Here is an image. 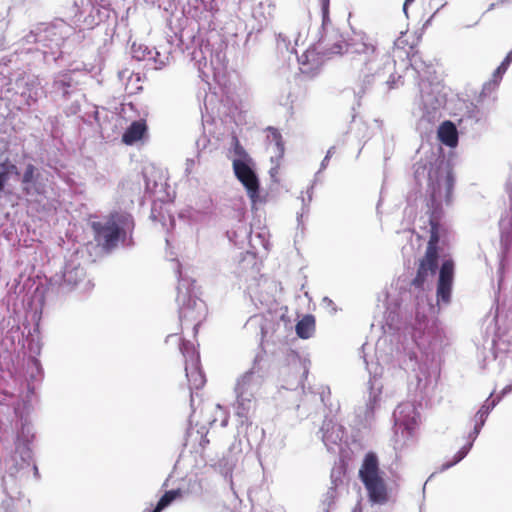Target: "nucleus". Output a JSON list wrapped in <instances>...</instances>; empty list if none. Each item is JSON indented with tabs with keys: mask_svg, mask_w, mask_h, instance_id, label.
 <instances>
[{
	"mask_svg": "<svg viewBox=\"0 0 512 512\" xmlns=\"http://www.w3.org/2000/svg\"><path fill=\"white\" fill-rule=\"evenodd\" d=\"M346 54L352 61V66L363 76V87L358 92L364 93L365 88L372 82L385 84L388 89H394L401 82V75L395 74V61L389 54L380 58L376 41L366 34H355L347 41L339 37L330 48L320 50V46L308 48L298 57L300 70L308 76H315L324 63V58L332 55Z\"/></svg>",
	"mask_w": 512,
	"mask_h": 512,
	"instance_id": "1",
	"label": "nucleus"
},
{
	"mask_svg": "<svg viewBox=\"0 0 512 512\" xmlns=\"http://www.w3.org/2000/svg\"><path fill=\"white\" fill-rule=\"evenodd\" d=\"M414 177L420 185L422 180L427 179V207L430 214V238L425 255L419 261L416 276L411 282L415 289L423 291L428 277L434 276L439 268L438 244L443 229V206L451 203L454 176L449 162L432 153L430 160L415 163Z\"/></svg>",
	"mask_w": 512,
	"mask_h": 512,
	"instance_id": "2",
	"label": "nucleus"
},
{
	"mask_svg": "<svg viewBox=\"0 0 512 512\" xmlns=\"http://www.w3.org/2000/svg\"><path fill=\"white\" fill-rule=\"evenodd\" d=\"M33 438V427L26 422L22 423L15 440V453L4 461L2 486L6 498L0 504V512H14L15 500L20 495V485L31 469L38 476V468L32 463L30 448Z\"/></svg>",
	"mask_w": 512,
	"mask_h": 512,
	"instance_id": "3",
	"label": "nucleus"
},
{
	"mask_svg": "<svg viewBox=\"0 0 512 512\" xmlns=\"http://www.w3.org/2000/svg\"><path fill=\"white\" fill-rule=\"evenodd\" d=\"M407 71H411L420 78V98L417 102V129L421 134L432 131L436 122L441 118V109L446 102L444 86L439 81H431L430 75L434 72L431 64L422 60L419 54H413L409 59Z\"/></svg>",
	"mask_w": 512,
	"mask_h": 512,
	"instance_id": "4",
	"label": "nucleus"
},
{
	"mask_svg": "<svg viewBox=\"0 0 512 512\" xmlns=\"http://www.w3.org/2000/svg\"><path fill=\"white\" fill-rule=\"evenodd\" d=\"M91 226L97 244L109 252L115 249L120 242L123 245L131 244L135 223L131 214L115 211L101 221L92 222Z\"/></svg>",
	"mask_w": 512,
	"mask_h": 512,
	"instance_id": "5",
	"label": "nucleus"
},
{
	"mask_svg": "<svg viewBox=\"0 0 512 512\" xmlns=\"http://www.w3.org/2000/svg\"><path fill=\"white\" fill-rule=\"evenodd\" d=\"M264 381V373L256 357L251 369L237 379L235 385L236 402L234 404L238 429L250 424V417L256 404V393Z\"/></svg>",
	"mask_w": 512,
	"mask_h": 512,
	"instance_id": "6",
	"label": "nucleus"
},
{
	"mask_svg": "<svg viewBox=\"0 0 512 512\" xmlns=\"http://www.w3.org/2000/svg\"><path fill=\"white\" fill-rule=\"evenodd\" d=\"M62 41L63 37L56 26L38 23L20 38L18 44L28 53L40 52L44 60H47L49 55L56 60Z\"/></svg>",
	"mask_w": 512,
	"mask_h": 512,
	"instance_id": "7",
	"label": "nucleus"
},
{
	"mask_svg": "<svg viewBox=\"0 0 512 512\" xmlns=\"http://www.w3.org/2000/svg\"><path fill=\"white\" fill-rule=\"evenodd\" d=\"M195 281L188 277L180 276L177 286L176 302L178 304L179 319L183 323L185 321L195 322L194 331L201 323L206 314V305L203 300L197 296Z\"/></svg>",
	"mask_w": 512,
	"mask_h": 512,
	"instance_id": "8",
	"label": "nucleus"
},
{
	"mask_svg": "<svg viewBox=\"0 0 512 512\" xmlns=\"http://www.w3.org/2000/svg\"><path fill=\"white\" fill-rule=\"evenodd\" d=\"M92 282L86 278L84 267L81 266L77 257L69 259L61 274H55L49 280V288L55 290L59 295H65L73 290L82 293L92 289Z\"/></svg>",
	"mask_w": 512,
	"mask_h": 512,
	"instance_id": "9",
	"label": "nucleus"
},
{
	"mask_svg": "<svg viewBox=\"0 0 512 512\" xmlns=\"http://www.w3.org/2000/svg\"><path fill=\"white\" fill-rule=\"evenodd\" d=\"M234 153L237 156L233 160V170L237 179L247 191L252 203L259 199V179L254 169V163L237 139H234Z\"/></svg>",
	"mask_w": 512,
	"mask_h": 512,
	"instance_id": "10",
	"label": "nucleus"
},
{
	"mask_svg": "<svg viewBox=\"0 0 512 512\" xmlns=\"http://www.w3.org/2000/svg\"><path fill=\"white\" fill-rule=\"evenodd\" d=\"M359 477L368 491V496L372 503H386V485L379 474V463L375 453L369 452L366 454L359 470Z\"/></svg>",
	"mask_w": 512,
	"mask_h": 512,
	"instance_id": "11",
	"label": "nucleus"
},
{
	"mask_svg": "<svg viewBox=\"0 0 512 512\" xmlns=\"http://www.w3.org/2000/svg\"><path fill=\"white\" fill-rule=\"evenodd\" d=\"M246 332L254 336L262 344L265 340L273 343L285 338L287 322L282 316L277 322L264 315L251 316L244 325Z\"/></svg>",
	"mask_w": 512,
	"mask_h": 512,
	"instance_id": "12",
	"label": "nucleus"
},
{
	"mask_svg": "<svg viewBox=\"0 0 512 512\" xmlns=\"http://www.w3.org/2000/svg\"><path fill=\"white\" fill-rule=\"evenodd\" d=\"M245 234L249 239V243L253 251H247L240 260L234 273L241 281L248 283L250 281L257 280L260 269L257 265L256 254L259 253V247L267 252L269 242L266 239V234L264 232L257 233L253 236L251 231L248 232L247 229H245Z\"/></svg>",
	"mask_w": 512,
	"mask_h": 512,
	"instance_id": "13",
	"label": "nucleus"
},
{
	"mask_svg": "<svg viewBox=\"0 0 512 512\" xmlns=\"http://www.w3.org/2000/svg\"><path fill=\"white\" fill-rule=\"evenodd\" d=\"M415 343L425 354L427 359L433 360L434 357L442 352L448 345V339L441 327L435 322L425 324L423 332L414 335Z\"/></svg>",
	"mask_w": 512,
	"mask_h": 512,
	"instance_id": "14",
	"label": "nucleus"
},
{
	"mask_svg": "<svg viewBox=\"0 0 512 512\" xmlns=\"http://www.w3.org/2000/svg\"><path fill=\"white\" fill-rule=\"evenodd\" d=\"M364 362L370 375L369 397L365 407L363 409L360 408L357 412V416L363 418L361 421L364 425H369L374 419L376 409L379 407L382 386L377 384V378L382 375L383 368L378 364V362L369 364L366 358H364Z\"/></svg>",
	"mask_w": 512,
	"mask_h": 512,
	"instance_id": "15",
	"label": "nucleus"
},
{
	"mask_svg": "<svg viewBox=\"0 0 512 512\" xmlns=\"http://www.w3.org/2000/svg\"><path fill=\"white\" fill-rule=\"evenodd\" d=\"M179 349L185 359V372L190 389H200L205 384V376L200 368L199 353L189 341L179 339Z\"/></svg>",
	"mask_w": 512,
	"mask_h": 512,
	"instance_id": "16",
	"label": "nucleus"
},
{
	"mask_svg": "<svg viewBox=\"0 0 512 512\" xmlns=\"http://www.w3.org/2000/svg\"><path fill=\"white\" fill-rule=\"evenodd\" d=\"M419 414L412 402L400 403L393 412L395 435L401 434L403 443L408 440L414 430Z\"/></svg>",
	"mask_w": 512,
	"mask_h": 512,
	"instance_id": "17",
	"label": "nucleus"
},
{
	"mask_svg": "<svg viewBox=\"0 0 512 512\" xmlns=\"http://www.w3.org/2000/svg\"><path fill=\"white\" fill-rule=\"evenodd\" d=\"M486 124V113L475 103H465L464 110L458 120L461 133L471 136L479 134Z\"/></svg>",
	"mask_w": 512,
	"mask_h": 512,
	"instance_id": "18",
	"label": "nucleus"
},
{
	"mask_svg": "<svg viewBox=\"0 0 512 512\" xmlns=\"http://www.w3.org/2000/svg\"><path fill=\"white\" fill-rule=\"evenodd\" d=\"M21 190L27 197H36L46 192V183L38 167L27 163L20 178Z\"/></svg>",
	"mask_w": 512,
	"mask_h": 512,
	"instance_id": "19",
	"label": "nucleus"
},
{
	"mask_svg": "<svg viewBox=\"0 0 512 512\" xmlns=\"http://www.w3.org/2000/svg\"><path fill=\"white\" fill-rule=\"evenodd\" d=\"M454 279V262L451 259L444 260L439 268L437 282V301L448 304L451 299L452 284Z\"/></svg>",
	"mask_w": 512,
	"mask_h": 512,
	"instance_id": "20",
	"label": "nucleus"
},
{
	"mask_svg": "<svg viewBox=\"0 0 512 512\" xmlns=\"http://www.w3.org/2000/svg\"><path fill=\"white\" fill-rule=\"evenodd\" d=\"M241 450V441H235L230 446L228 452L217 462L211 463V466L225 478H231L232 471L239 460Z\"/></svg>",
	"mask_w": 512,
	"mask_h": 512,
	"instance_id": "21",
	"label": "nucleus"
},
{
	"mask_svg": "<svg viewBox=\"0 0 512 512\" xmlns=\"http://www.w3.org/2000/svg\"><path fill=\"white\" fill-rule=\"evenodd\" d=\"M322 434V441L329 451L334 449V446L338 445L344 435L345 429L342 425L334 422L333 419L326 418L320 428Z\"/></svg>",
	"mask_w": 512,
	"mask_h": 512,
	"instance_id": "22",
	"label": "nucleus"
},
{
	"mask_svg": "<svg viewBox=\"0 0 512 512\" xmlns=\"http://www.w3.org/2000/svg\"><path fill=\"white\" fill-rule=\"evenodd\" d=\"M76 90V82L71 73H60L53 79L50 93L55 97L68 99Z\"/></svg>",
	"mask_w": 512,
	"mask_h": 512,
	"instance_id": "23",
	"label": "nucleus"
},
{
	"mask_svg": "<svg viewBox=\"0 0 512 512\" xmlns=\"http://www.w3.org/2000/svg\"><path fill=\"white\" fill-rule=\"evenodd\" d=\"M483 426L475 423L473 430L468 434L467 436V442L465 445H463L459 451L453 456L452 461H447L442 464L439 471L444 472L448 470L449 468L455 466L459 462H461L470 452L471 448L473 447V444L475 440L477 439L479 433L481 432Z\"/></svg>",
	"mask_w": 512,
	"mask_h": 512,
	"instance_id": "24",
	"label": "nucleus"
},
{
	"mask_svg": "<svg viewBox=\"0 0 512 512\" xmlns=\"http://www.w3.org/2000/svg\"><path fill=\"white\" fill-rule=\"evenodd\" d=\"M512 392V384L506 385L501 393L496 397L493 398V393L489 395V397L485 400V402L482 404L480 409L477 411V413L474 416L475 423L484 426L488 415L490 412L495 408V406L500 402L501 398L505 395Z\"/></svg>",
	"mask_w": 512,
	"mask_h": 512,
	"instance_id": "25",
	"label": "nucleus"
},
{
	"mask_svg": "<svg viewBox=\"0 0 512 512\" xmlns=\"http://www.w3.org/2000/svg\"><path fill=\"white\" fill-rule=\"evenodd\" d=\"M437 136L442 144L450 148H454L458 144V130L451 121H444L438 127Z\"/></svg>",
	"mask_w": 512,
	"mask_h": 512,
	"instance_id": "26",
	"label": "nucleus"
},
{
	"mask_svg": "<svg viewBox=\"0 0 512 512\" xmlns=\"http://www.w3.org/2000/svg\"><path fill=\"white\" fill-rule=\"evenodd\" d=\"M146 130L147 126L145 122L134 121L127 127V129L123 133L122 141L127 145H132L135 142L142 139Z\"/></svg>",
	"mask_w": 512,
	"mask_h": 512,
	"instance_id": "27",
	"label": "nucleus"
},
{
	"mask_svg": "<svg viewBox=\"0 0 512 512\" xmlns=\"http://www.w3.org/2000/svg\"><path fill=\"white\" fill-rule=\"evenodd\" d=\"M296 334L301 339L310 338L315 331V318L311 314L305 315L295 327Z\"/></svg>",
	"mask_w": 512,
	"mask_h": 512,
	"instance_id": "28",
	"label": "nucleus"
},
{
	"mask_svg": "<svg viewBox=\"0 0 512 512\" xmlns=\"http://www.w3.org/2000/svg\"><path fill=\"white\" fill-rule=\"evenodd\" d=\"M12 174L19 175V170L14 163L6 158L0 163V194L4 192L5 186Z\"/></svg>",
	"mask_w": 512,
	"mask_h": 512,
	"instance_id": "29",
	"label": "nucleus"
},
{
	"mask_svg": "<svg viewBox=\"0 0 512 512\" xmlns=\"http://www.w3.org/2000/svg\"><path fill=\"white\" fill-rule=\"evenodd\" d=\"M499 228L501 232V241L507 243L512 237V211L507 212L499 220Z\"/></svg>",
	"mask_w": 512,
	"mask_h": 512,
	"instance_id": "30",
	"label": "nucleus"
},
{
	"mask_svg": "<svg viewBox=\"0 0 512 512\" xmlns=\"http://www.w3.org/2000/svg\"><path fill=\"white\" fill-rule=\"evenodd\" d=\"M181 490L180 489H172V490H169V491H166L162 496L161 498L159 499V501L157 502L156 506L154 507V509L156 510V512H161L163 511L165 508H167L168 506H170L173 501H175L178 497L181 496Z\"/></svg>",
	"mask_w": 512,
	"mask_h": 512,
	"instance_id": "31",
	"label": "nucleus"
},
{
	"mask_svg": "<svg viewBox=\"0 0 512 512\" xmlns=\"http://www.w3.org/2000/svg\"><path fill=\"white\" fill-rule=\"evenodd\" d=\"M207 431L205 426H201L199 429H195L192 426V420H190V427L187 431V437L190 440L199 441V445L204 448L208 443L209 439L206 437Z\"/></svg>",
	"mask_w": 512,
	"mask_h": 512,
	"instance_id": "32",
	"label": "nucleus"
},
{
	"mask_svg": "<svg viewBox=\"0 0 512 512\" xmlns=\"http://www.w3.org/2000/svg\"><path fill=\"white\" fill-rule=\"evenodd\" d=\"M154 53V48L150 49L148 46L144 44H136L133 43L131 46V54L132 57L138 61H145L152 57Z\"/></svg>",
	"mask_w": 512,
	"mask_h": 512,
	"instance_id": "33",
	"label": "nucleus"
},
{
	"mask_svg": "<svg viewBox=\"0 0 512 512\" xmlns=\"http://www.w3.org/2000/svg\"><path fill=\"white\" fill-rule=\"evenodd\" d=\"M337 498L336 483L332 481V486L328 488L327 492L323 495L321 500L322 512H330L335 505Z\"/></svg>",
	"mask_w": 512,
	"mask_h": 512,
	"instance_id": "34",
	"label": "nucleus"
},
{
	"mask_svg": "<svg viewBox=\"0 0 512 512\" xmlns=\"http://www.w3.org/2000/svg\"><path fill=\"white\" fill-rule=\"evenodd\" d=\"M313 189H314V185L312 184L308 190H307V198L304 197L303 195V192L301 193V196L299 197L301 199V202H302V208H301V212H298L297 213V222L298 224L301 223V219L303 217V215L305 213H308L309 211V205L312 201V196H313Z\"/></svg>",
	"mask_w": 512,
	"mask_h": 512,
	"instance_id": "35",
	"label": "nucleus"
},
{
	"mask_svg": "<svg viewBox=\"0 0 512 512\" xmlns=\"http://www.w3.org/2000/svg\"><path fill=\"white\" fill-rule=\"evenodd\" d=\"M38 79L35 76L22 75L16 80V86L18 88L25 87L27 90H31L36 84Z\"/></svg>",
	"mask_w": 512,
	"mask_h": 512,
	"instance_id": "36",
	"label": "nucleus"
},
{
	"mask_svg": "<svg viewBox=\"0 0 512 512\" xmlns=\"http://www.w3.org/2000/svg\"><path fill=\"white\" fill-rule=\"evenodd\" d=\"M149 61H152L155 64V69H161L168 63L169 55L167 53L162 55L154 48V53Z\"/></svg>",
	"mask_w": 512,
	"mask_h": 512,
	"instance_id": "37",
	"label": "nucleus"
},
{
	"mask_svg": "<svg viewBox=\"0 0 512 512\" xmlns=\"http://www.w3.org/2000/svg\"><path fill=\"white\" fill-rule=\"evenodd\" d=\"M402 366L405 370H416L418 366L417 356L414 352H409L407 354V359H404L402 362Z\"/></svg>",
	"mask_w": 512,
	"mask_h": 512,
	"instance_id": "38",
	"label": "nucleus"
},
{
	"mask_svg": "<svg viewBox=\"0 0 512 512\" xmlns=\"http://www.w3.org/2000/svg\"><path fill=\"white\" fill-rule=\"evenodd\" d=\"M290 39L283 33H279L277 37V45L279 48H285L286 50L290 49Z\"/></svg>",
	"mask_w": 512,
	"mask_h": 512,
	"instance_id": "39",
	"label": "nucleus"
},
{
	"mask_svg": "<svg viewBox=\"0 0 512 512\" xmlns=\"http://www.w3.org/2000/svg\"><path fill=\"white\" fill-rule=\"evenodd\" d=\"M508 68L500 64L493 73L494 82L498 83Z\"/></svg>",
	"mask_w": 512,
	"mask_h": 512,
	"instance_id": "40",
	"label": "nucleus"
},
{
	"mask_svg": "<svg viewBox=\"0 0 512 512\" xmlns=\"http://www.w3.org/2000/svg\"><path fill=\"white\" fill-rule=\"evenodd\" d=\"M273 138L276 141V145L278 147V150L282 153L284 151V147H283V144L281 143V135L275 129H273Z\"/></svg>",
	"mask_w": 512,
	"mask_h": 512,
	"instance_id": "41",
	"label": "nucleus"
},
{
	"mask_svg": "<svg viewBox=\"0 0 512 512\" xmlns=\"http://www.w3.org/2000/svg\"><path fill=\"white\" fill-rule=\"evenodd\" d=\"M185 165H186V167H185V173H186L187 175H189V174H191L192 169H193V167H194V165H195V160H194V159H187V160H186V164H185Z\"/></svg>",
	"mask_w": 512,
	"mask_h": 512,
	"instance_id": "42",
	"label": "nucleus"
},
{
	"mask_svg": "<svg viewBox=\"0 0 512 512\" xmlns=\"http://www.w3.org/2000/svg\"><path fill=\"white\" fill-rule=\"evenodd\" d=\"M329 160H330V158H329V157H327V156L325 155L324 159L322 160V162H321V164H320V169H319V171L316 173V176H317L319 173H321L324 169H326V167L328 166Z\"/></svg>",
	"mask_w": 512,
	"mask_h": 512,
	"instance_id": "43",
	"label": "nucleus"
},
{
	"mask_svg": "<svg viewBox=\"0 0 512 512\" xmlns=\"http://www.w3.org/2000/svg\"><path fill=\"white\" fill-rule=\"evenodd\" d=\"M31 362H32L33 366L35 367V369H36L38 372H40V371H41V369H42V368H41L40 361H39L37 358L33 357V358L31 359Z\"/></svg>",
	"mask_w": 512,
	"mask_h": 512,
	"instance_id": "44",
	"label": "nucleus"
},
{
	"mask_svg": "<svg viewBox=\"0 0 512 512\" xmlns=\"http://www.w3.org/2000/svg\"><path fill=\"white\" fill-rule=\"evenodd\" d=\"M511 62H512V59H511L509 56H507V55H506V57H505V58H504V60L501 62V64H502L503 66H505L506 68H508V67L510 66Z\"/></svg>",
	"mask_w": 512,
	"mask_h": 512,
	"instance_id": "45",
	"label": "nucleus"
},
{
	"mask_svg": "<svg viewBox=\"0 0 512 512\" xmlns=\"http://www.w3.org/2000/svg\"><path fill=\"white\" fill-rule=\"evenodd\" d=\"M322 303L325 304L326 306H331L334 304L333 301L328 297H324L322 299Z\"/></svg>",
	"mask_w": 512,
	"mask_h": 512,
	"instance_id": "46",
	"label": "nucleus"
},
{
	"mask_svg": "<svg viewBox=\"0 0 512 512\" xmlns=\"http://www.w3.org/2000/svg\"><path fill=\"white\" fill-rule=\"evenodd\" d=\"M414 0H405L404 4H403V11L405 13V15L407 16V7L410 3H412Z\"/></svg>",
	"mask_w": 512,
	"mask_h": 512,
	"instance_id": "47",
	"label": "nucleus"
},
{
	"mask_svg": "<svg viewBox=\"0 0 512 512\" xmlns=\"http://www.w3.org/2000/svg\"><path fill=\"white\" fill-rule=\"evenodd\" d=\"M334 153H335V146H331V147L328 149V151H327V153H326V156H327V157H329V158H331V157H332V155H333Z\"/></svg>",
	"mask_w": 512,
	"mask_h": 512,
	"instance_id": "48",
	"label": "nucleus"
},
{
	"mask_svg": "<svg viewBox=\"0 0 512 512\" xmlns=\"http://www.w3.org/2000/svg\"><path fill=\"white\" fill-rule=\"evenodd\" d=\"M151 219L152 220H157V216H156V208L155 206L152 207L151 209V215H150Z\"/></svg>",
	"mask_w": 512,
	"mask_h": 512,
	"instance_id": "49",
	"label": "nucleus"
},
{
	"mask_svg": "<svg viewBox=\"0 0 512 512\" xmlns=\"http://www.w3.org/2000/svg\"><path fill=\"white\" fill-rule=\"evenodd\" d=\"M321 2H322L323 10H325L328 7L329 0H321Z\"/></svg>",
	"mask_w": 512,
	"mask_h": 512,
	"instance_id": "50",
	"label": "nucleus"
},
{
	"mask_svg": "<svg viewBox=\"0 0 512 512\" xmlns=\"http://www.w3.org/2000/svg\"><path fill=\"white\" fill-rule=\"evenodd\" d=\"M321 2H322L323 10H325L328 7L329 0H321Z\"/></svg>",
	"mask_w": 512,
	"mask_h": 512,
	"instance_id": "51",
	"label": "nucleus"
},
{
	"mask_svg": "<svg viewBox=\"0 0 512 512\" xmlns=\"http://www.w3.org/2000/svg\"><path fill=\"white\" fill-rule=\"evenodd\" d=\"M303 368H304V370H303V376L307 377V374H308V368H307V366L305 365V363L303 364Z\"/></svg>",
	"mask_w": 512,
	"mask_h": 512,
	"instance_id": "52",
	"label": "nucleus"
},
{
	"mask_svg": "<svg viewBox=\"0 0 512 512\" xmlns=\"http://www.w3.org/2000/svg\"><path fill=\"white\" fill-rule=\"evenodd\" d=\"M227 423H228V419H227V417H224L223 420L221 421V426L225 427L227 425Z\"/></svg>",
	"mask_w": 512,
	"mask_h": 512,
	"instance_id": "53",
	"label": "nucleus"
},
{
	"mask_svg": "<svg viewBox=\"0 0 512 512\" xmlns=\"http://www.w3.org/2000/svg\"><path fill=\"white\" fill-rule=\"evenodd\" d=\"M176 337V334H170L167 336L166 338V342L170 341L171 339L175 338Z\"/></svg>",
	"mask_w": 512,
	"mask_h": 512,
	"instance_id": "54",
	"label": "nucleus"
},
{
	"mask_svg": "<svg viewBox=\"0 0 512 512\" xmlns=\"http://www.w3.org/2000/svg\"><path fill=\"white\" fill-rule=\"evenodd\" d=\"M485 88H486V86H484V88L482 89V93L480 94V98H481V97H482V95L484 94V92H485Z\"/></svg>",
	"mask_w": 512,
	"mask_h": 512,
	"instance_id": "55",
	"label": "nucleus"
},
{
	"mask_svg": "<svg viewBox=\"0 0 512 512\" xmlns=\"http://www.w3.org/2000/svg\"><path fill=\"white\" fill-rule=\"evenodd\" d=\"M512 59V50L507 54Z\"/></svg>",
	"mask_w": 512,
	"mask_h": 512,
	"instance_id": "56",
	"label": "nucleus"
},
{
	"mask_svg": "<svg viewBox=\"0 0 512 512\" xmlns=\"http://www.w3.org/2000/svg\"><path fill=\"white\" fill-rule=\"evenodd\" d=\"M216 57H217V60L220 61V53H217Z\"/></svg>",
	"mask_w": 512,
	"mask_h": 512,
	"instance_id": "57",
	"label": "nucleus"
},
{
	"mask_svg": "<svg viewBox=\"0 0 512 512\" xmlns=\"http://www.w3.org/2000/svg\"><path fill=\"white\" fill-rule=\"evenodd\" d=\"M216 408H217L220 412L222 411V409H221L220 405H217V406H216Z\"/></svg>",
	"mask_w": 512,
	"mask_h": 512,
	"instance_id": "58",
	"label": "nucleus"
}]
</instances>
